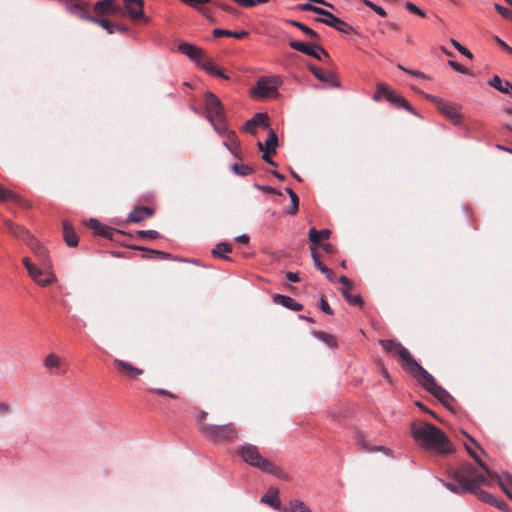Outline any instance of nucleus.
<instances>
[{
    "label": "nucleus",
    "instance_id": "aec40b11",
    "mask_svg": "<svg viewBox=\"0 0 512 512\" xmlns=\"http://www.w3.org/2000/svg\"><path fill=\"white\" fill-rule=\"evenodd\" d=\"M11 201L16 203L22 207L29 208L30 204L23 199L20 195L15 192L5 188L0 184V202Z\"/></svg>",
    "mask_w": 512,
    "mask_h": 512
},
{
    "label": "nucleus",
    "instance_id": "6e6552de",
    "mask_svg": "<svg viewBox=\"0 0 512 512\" xmlns=\"http://www.w3.org/2000/svg\"><path fill=\"white\" fill-rule=\"evenodd\" d=\"M382 97H384L395 107L404 108L410 113L417 115L413 107L400 94L389 89V87L384 83L377 85V92L374 95V100L379 101Z\"/></svg>",
    "mask_w": 512,
    "mask_h": 512
},
{
    "label": "nucleus",
    "instance_id": "e2e57ef3",
    "mask_svg": "<svg viewBox=\"0 0 512 512\" xmlns=\"http://www.w3.org/2000/svg\"><path fill=\"white\" fill-rule=\"evenodd\" d=\"M224 133H226L227 135V141L225 142V145L228 146V145H231L232 143L236 142L238 139H237V135L234 131H225Z\"/></svg>",
    "mask_w": 512,
    "mask_h": 512
},
{
    "label": "nucleus",
    "instance_id": "a211bd4d",
    "mask_svg": "<svg viewBox=\"0 0 512 512\" xmlns=\"http://www.w3.org/2000/svg\"><path fill=\"white\" fill-rule=\"evenodd\" d=\"M196 64L209 74L215 75L226 80L229 79L227 75H225L220 69H218L214 61L210 57H208L205 52H203V54L201 55Z\"/></svg>",
    "mask_w": 512,
    "mask_h": 512
},
{
    "label": "nucleus",
    "instance_id": "bb28decb",
    "mask_svg": "<svg viewBox=\"0 0 512 512\" xmlns=\"http://www.w3.org/2000/svg\"><path fill=\"white\" fill-rule=\"evenodd\" d=\"M277 146L278 138L276 133L272 129L269 130L268 138L265 141V144H263L260 141L257 142V147L260 151H271L273 154H276Z\"/></svg>",
    "mask_w": 512,
    "mask_h": 512
},
{
    "label": "nucleus",
    "instance_id": "864d4df0",
    "mask_svg": "<svg viewBox=\"0 0 512 512\" xmlns=\"http://www.w3.org/2000/svg\"><path fill=\"white\" fill-rule=\"evenodd\" d=\"M309 240L313 245H320L322 239L318 233V230L315 228H311L309 230Z\"/></svg>",
    "mask_w": 512,
    "mask_h": 512
},
{
    "label": "nucleus",
    "instance_id": "b1692460",
    "mask_svg": "<svg viewBox=\"0 0 512 512\" xmlns=\"http://www.w3.org/2000/svg\"><path fill=\"white\" fill-rule=\"evenodd\" d=\"M273 301L274 303L282 305L285 308L293 311H301L303 309L302 304L298 303L290 296L275 294L273 295Z\"/></svg>",
    "mask_w": 512,
    "mask_h": 512
},
{
    "label": "nucleus",
    "instance_id": "1a4fd4ad",
    "mask_svg": "<svg viewBox=\"0 0 512 512\" xmlns=\"http://www.w3.org/2000/svg\"><path fill=\"white\" fill-rule=\"evenodd\" d=\"M278 86L279 79L277 77H261L252 89V94L257 98L271 97L277 93Z\"/></svg>",
    "mask_w": 512,
    "mask_h": 512
},
{
    "label": "nucleus",
    "instance_id": "7c9ffc66",
    "mask_svg": "<svg viewBox=\"0 0 512 512\" xmlns=\"http://www.w3.org/2000/svg\"><path fill=\"white\" fill-rule=\"evenodd\" d=\"M232 252V246L229 243H218L215 248L212 250V254L215 257H220L225 260H230V257L226 256V253Z\"/></svg>",
    "mask_w": 512,
    "mask_h": 512
},
{
    "label": "nucleus",
    "instance_id": "f8f14e48",
    "mask_svg": "<svg viewBox=\"0 0 512 512\" xmlns=\"http://www.w3.org/2000/svg\"><path fill=\"white\" fill-rule=\"evenodd\" d=\"M84 225L91 229L97 236L106 239H113L115 234L120 233L118 230L100 223L97 219L91 218L84 222Z\"/></svg>",
    "mask_w": 512,
    "mask_h": 512
},
{
    "label": "nucleus",
    "instance_id": "f03ea898",
    "mask_svg": "<svg viewBox=\"0 0 512 512\" xmlns=\"http://www.w3.org/2000/svg\"><path fill=\"white\" fill-rule=\"evenodd\" d=\"M401 350L404 351L403 354L402 351L400 352L398 349H393L391 353L398 356L402 368L415 377L419 383L440 402L444 405H448L452 401L451 395L436 383L434 377L416 362L403 345Z\"/></svg>",
    "mask_w": 512,
    "mask_h": 512
},
{
    "label": "nucleus",
    "instance_id": "774afa93",
    "mask_svg": "<svg viewBox=\"0 0 512 512\" xmlns=\"http://www.w3.org/2000/svg\"><path fill=\"white\" fill-rule=\"evenodd\" d=\"M272 154H273V153H272L271 151H263L262 159H263L266 163H268V164H270V165H272V166H276V163L271 159V155H272Z\"/></svg>",
    "mask_w": 512,
    "mask_h": 512
},
{
    "label": "nucleus",
    "instance_id": "cd10ccee",
    "mask_svg": "<svg viewBox=\"0 0 512 512\" xmlns=\"http://www.w3.org/2000/svg\"><path fill=\"white\" fill-rule=\"evenodd\" d=\"M355 441H356V444L360 447V449L365 452L381 451L384 449L383 447H376V448L371 447L366 440V436L361 431L356 432Z\"/></svg>",
    "mask_w": 512,
    "mask_h": 512
},
{
    "label": "nucleus",
    "instance_id": "5701e85b",
    "mask_svg": "<svg viewBox=\"0 0 512 512\" xmlns=\"http://www.w3.org/2000/svg\"><path fill=\"white\" fill-rule=\"evenodd\" d=\"M476 495L479 497L480 500L483 502L489 503L497 508H499L502 511H506L508 505L505 501L496 498L491 493L484 491L482 489H479Z\"/></svg>",
    "mask_w": 512,
    "mask_h": 512
},
{
    "label": "nucleus",
    "instance_id": "6ab92c4d",
    "mask_svg": "<svg viewBox=\"0 0 512 512\" xmlns=\"http://www.w3.org/2000/svg\"><path fill=\"white\" fill-rule=\"evenodd\" d=\"M309 70L313 73V75L320 81L327 83L331 86L338 87L339 81L336 78L335 74L330 71H324L314 65L309 66Z\"/></svg>",
    "mask_w": 512,
    "mask_h": 512
},
{
    "label": "nucleus",
    "instance_id": "2eb2a0df",
    "mask_svg": "<svg viewBox=\"0 0 512 512\" xmlns=\"http://www.w3.org/2000/svg\"><path fill=\"white\" fill-rule=\"evenodd\" d=\"M67 11L79 19L86 20L91 22L93 16L89 13L88 3L82 1L71 0L70 3L67 4Z\"/></svg>",
    "mask_w": 512,
    "mask_h": 512
},
{
    "label": "nucleus",
    "instance_id": "4d7b16f0",
    "mask_svg": "<svg viewBox=\"0 0 512 512\" xmlns=\"http://www.w3.org/2000/svg\"><path fill=\"white\" fill-rule=\"evenodd\" d=\"M405 7L412 13H415L421 17H425V12L423 10H421L419 7H417L415 4H413L412 2H407Z\"/></svg>",
    "mask_w": 512,
    "mask_h": 512
},
{
    "label": "nucleus",
    "instance_id": "13d9d810",
    "mask_svg": "<svg viewBox=\"0 0 512 512\" xmlns=\"http://www.w3.org/2000/svg\"><path fill=\"white\" fill-rule=\"evenodd\" d=\"M148 391L150 393H155V394H158L160 396H167V397H170V398H176V395L169 392L168 390H165V389H155V388H150L148 389Z\"/></svg>",
    "mask_w": 512,
    "mask_h": 512
},
{
    "label": "nucleus",
    "instance_id": "2f4dec72",
    "mask_svg": "<svg viewBox=\"0 0 512 512\" xmlns=\"http://www.w3.org/2000/svg\"><path fill=\"white\" fill-rule=\"evenodd\" d=\"M213 35H214V37L227 36V37H234L237 39H243V38L247 37L249 35V33L247 31L232 32L230 30L216 28L213 30Z\"/></svg>",
    "mask_w": 512,
    "mask_h": 512
},
{
    "label": "nucleus",
    "instance_id": "a19ab883",
    "mask_svg": "<svg viewBox=\"0 0 512 512\" xmlns=\"http://www.w3.org/2000/svg\"><path fill=\"white\" fill-rule=\"evenodd\" d=\"M314 335L321 341L325 342L331 348L336 347L337 345L336 339L328 333H325L323 331H316L314 332Z\"/></svg>",
    "mask_w": 512,
    "mask_h": 512
},
{
    "label": "nucleus",
    "instance_id": "412c9836",
    "mask_svg": "<svg viewBox=\"0 0 512 512\" xmlns=\"http://www.w3.org/2000/svg\"><path fill=\"white\" fill-rule=\"evenodd\" d=\"M155 213L154 209L146 206H139L134 208L128 215V221L133 223H140L144 219L153 216Z\"/></svg>",
    "mask_w": 512,
    "mask_h": 512
},
{
    "label": "nucleus",
    "instance_id": "423d86ee",
    "mask_svg": "<svg viewBox=\"0 0 512 512\" xmlns=\"http://www.w3.org/2000/svg\"><path fill=\"white\" fill-rule=\"evenodd\" d=\"M202 433L214 441H234L238 437V430L234 424L224 425L202 424Z\"/></svg>",
    "mask_w": 512,
    "mask_h": 512
},
{
    "label": "nucleus",
    "instance_id": "f3484780",
    "mask_svg": "<svg viewBox=\"0 0 512 512\" xmlns=\"http://www.w3.org/2000/svg\"><path fill=\"white\" fill-rule=\"evenodd\" d=\"M315 21L328 25L345 34H349L350 32L353 31L352 26H350L340 18L336 17L332 13H330V15L327 18H316Z\"/></svg>",
    "mask_w": 512,
    "mask_h": 512
},
{
    "label": "nucleus",
    "instance_id": "4c0bfd02",
    "mask_svg": "<svg viewBox=\"0 0 512 512\" xmlns=\"http://www.w3.org/2000/svg\"><path fill=\"white\" fill-rule=\"evenodd\" d=\"M26 245L31 248V250L35 253L37 257H39L42 260H45L46 250L34 237L31 243Z\"/></svg>",
    "mask_w": 512,
    "mask_h": 512
},
{
    "label": "nucleus",
    "instance_id": "7ed1b4c3",
    "mask_svg": "<svg viewBox=\"0 0 512 512\" xmlns=\"http://www.w3.org/2000/svg\"><path fill=\"white\" fill-rule=\"evenodd\" d=\"M411 433L415 441L424 449L439 454L453 452V445L446 434L433 424L413 423Z\"/></svg>",
    "mask_w": 512,
    "mask_h": 512
},
{
    "label": "nucleus",
    "instance_id": "ea45409f",
    "mask_svg": "<svg viewBox=\"0 0 512 512\" xmlns=\"http://www.w3.org/2000/svg\"><path fill=\"white\" fill-rule=\"evenodd\" d=\"M499 484L509 498L512 499V475L506 474L503 479L499 481Z\"/></svg>",
    "mask_w": 512,
    "mask_h": 512
},
{
    "label": "nucleus",
    "instance_id": "6e6d98bb",
    "mask_svg": "<svg viewBox=\"0 0 512 512\" xmlns=\"http://www.w3.org/2000/svg\"><path fill=\"white\" fill-rule=\"evenodd\" d=\"M291 207L287 210L290 215H295L299 208V198L297 195H293L291 198Z\"/></svg>",
    "mask_w": 512,
    "mask_h": 512
},
{
    "label": "nucleus",
    "instance_id": "79ce46f5",
    "mask_svg": "<svg viewBox=\"0 0 512 512\" xmlns=\"http://www.w3.org/2000/svg\"><path fill=\"white\" fill-rule=\"evenodd\" d=\"M380 344L387 353L393 352V349H398L401 352L402 349V344L393 340H380Z\"/></svg>",
    "mask_w": 512,
    "mask_h": 512
},
{
    "label": "nucleus",
    "instance_id": "4468645a",
    "mask_svg": "<svg viewBox=\"0 0 512 512\" xmlns=\"http://www.w3.org/2000/svg\"><path fill=\"white\" fill-rule=\"evenodd\" d=\"M28 274L32 280L43 287L56 281L55 275L51 271L40 269L36 265L28 271Z\"/></svg>",
    "mask_w": 512,
    "mask_h": 512
},
{
    "label": "nucleus",
    "instance_id": "20e7f679",
    "mask_svg": "<svg viewBox=\"0 0 512 512\" xmlns=\"http://www.w3.org/2000/svg\"><path fill=\"white\" fill-rule=\"evenodd\" d=\"M238 454L249 465L254 466L264 472L273 474L281 479H288V475L272 462L264 458L257 446L245 443L238 449Z\"/></svg>",
    "mask_w": 512,
    "mask_h": 512
},
{
    "label": "nucleus",
    "instance_id": "4be33fe9",
    "mask_svg": "<svg viewBox=\"0 0 512 512\" xmlns=\"http://www.w3.org/2000/svg\"><path fill=\"white\" fill-rule=\"evenodd\" d=\"M120 11L113 0H101L94 4V12L97 15H113Z\"/></svg>",
    "mask_w": 512,
    "mask_h": 512
},
{
    "label": "nucleus",
    "instance_id": "de8ad7c7",
    "mask_svg": "<svg viewBox=\"0 0 512 512\" xmlns=\"http://www.w3.org/2000/svg\"><path fill=\"white\" fill-rule=\"evenodd\" d=\"M136 234L140 239H158L160 237V234L155 230H139Z\"/></svg>",
    "mask_w": 512,
    "mask_h": 512
},
{
    "label": "nucleus",
    "instance_id": "9d476101",
    "mask_svg": "<svg viewBox=\"0 0 512 512\" xmlns=\"http://www.w3.org/2000/svg\"><path fill=\"white\" fill-rule=\"evenodd\" d=\"M143 7V0H124V8L131 20L135 22L147 23L149 21V18L143 13Z\"/></svg>",
    "mask_w": 512,
    "mask_h": 512
},
{
    "label": "nucleus",
    "instance_id": "c756f323",
    "mask_svg": "<svg viewBox=\"0 0 512 512\" xmlns=\"http://www.w3.org/2000/svg\"><path fill=\"white\" fill-rule=\"evenodd\" d=\"M489 85L498 91L509 94V87H511V83L508 81H503L499 76L495 75L490 81Z\"/></svg>",
    "mask_w": 512,
    "mask_h": 512
},
{
    "label": "nucleus",
    "instance_id": "ddd939ff",
    "mask_svg": "<svg viewBox=\"0 0 512 512\" xmlns=\"http://www.w3.org/2000/svg\"><path fill=\"white\" fill-rule=\"evenodd\" d=\"M113 364L120 374L130 380H135L144 373L142 369L121 359H114Z\"/></svg>",
    "mask_w": 512,
    "mask_h": 512
},
{
    "label": "nucleus",
    "instance_id": "c9c22d12",
    "mask_svg": "<svg viewBox=\"0 0 512 512\" xmlns=\"http://www.w3.org/2000/svg\"><path fill=\"white\" fill-rule=\"evenodd\" d=\"M343 297L346 299V301L352 305V306H360L362 307L364 302L360 295L353 296L350 294V291H347V289H341Z\"/></svg>",
    "mask_w": 512,
    "mask_h": 512
},
{
    "label": "nucleus",
    "instance_id": "338daca9",
    "mask_svg": "<svg viewBox=\"0 0 512 512\" xmlns=\"http://www.w3.org/2000/svg\"><path fill=\"white\" fill-rule=\"evenodd\" d=\"M321 272L326 275L328 280H330L332 282L335 281V274H334L333 270L329 269L328 267H321Z\"/></svg>",
    "mask_w": 512,
    "mask_h": 512
},
{
    "label": "nucleus",
    "instance_id": "0eeeda50",
    "mask_svg": "<svg viewBox=\"0 0 512 512\" xmlns=\"http://www.w3.org/2000/svg\"><path fill=\"white\" fill-rule=\"evenodd\" d=\"M424 97L431 101L437 109L447 117L454 125L461 124L463 116L459 113V106L455 103L445 101L439 97L422 93Z\"/></svg>",
    "mask_w": 512,
    "mask_h": 512
},
{
    "label": "nucleus",
    "instance_id": "69168bd1",
    "mask_svg": "<svg viewBox=\"0 0 512 512\" xmlns=\"http://www.w3.org/2000/svg\"><path fill=\"white\" fill-rule=\"evenodd\" d=\"M495 40L498 43V45L505 50L507 53L512 54V47L507 45L504 41H502L499 37L495 36Z\"/></svg>",
    "mask_w": 512,
    "mask_h": 512
},
{
    "label": "nucleus",
    "instance_id": "72a5a7b5",
    "mask_svg": "<svg viewBox=\"0 0 512 512\" xmlns=\"http://www.w3.org/2000/svg\"><path fill=\"white\" fill-rule=\"evenodd\" d=\"M289 46L292 49L299 51L303 54L313 55V44L308 45L304 42L293 40V41H290Z\"/></svg>",
    "mask_w": 512,
    "mask_h": 512
},
{
    "label": "nucleus",
    "instance_id": "37998d69",
    "mask_svg": "<svg viewBox=\"0 0 512 512\" xmlns=\"http://www.w3.org/2000/svg\"><path fill=\"white\" fill-rule=\"evenodd\" d=\"M61 359L54 353L48 354L44 359V365L46 368H57L60 366Z\"/></svg>",
    "mask_w": 512,
    "mask_h": 512
},
{
    "label": "nucleus",
    "instance_id": "dca6fc26",
    "mask_svg": "<svg viewBox=\"0 0 512 512\" xmlns=\"http://www.w3.org/2000/svg\"><path fill=\"white\" fill-rule=\"evenodd\" d=\"M269 126V117L265 113H257L249 119L244 125V131L255 135L259 127L267 128Z\"/></svg>",
    "mask_w": 512,
    "mask_h": 512
},
{
    "label": "nucleus",
    "instance_id": "c03bdc74",
    "mask_svg": "<svg viewBox=\"0 0 512 512\" xmlns=\"http://www.w3.org/2000/svg\"><path fill=\"white\" fill-rule=\"evenodd\" d=\"M311 56L318 60H323V58H325L327 60L330 59L327 51L322 46H320L319 44H316V43H313V55H311Z\"/></svg>",
    "mask_w": 512,
    "mask_h": 512
},
{
    "label": "nucleus",
    "instance_id": "3c124183",
    "mask_svg": "<svg viewBox=\"0 0 512 512\" xmlns=\"http://www.w3.org/2000/svg\"><path fill=\"white\" fill-rule=\"evenodd\" d=\"M237 4L244 6V7H253L260 3H266L269 0H233Z\"/></svg>",
    "mask_w": 512,
    "mask_h": 512
},
{
    "label": "nucleus",
    "instance_id": "f257e3e1",
    "mask_svg": "<svg viewBox=\"0 0 512 512\" xmlns=\"http://www.w3.org/2000/svg\"><path fill=\"white\" fill-rule=\"evenodd\" d=\"M451 481L446 482L445 486L452 492L457 494H465L468 492L476 494L480 489V485L490 486L487 473H481L470 463H463L458 468L449 470Z\"/></svg>",
    "mask_w": 512,
    "mask_h": 512
},
{
    "label": "nucleus",
    "instance_id": "603ef678",
    "mask_svg": "<svg viewBox=\"0 0 512 512\" xmlns=\"http://www.w3.org/2000/svg\"><path fill=\"white\" fill-rule=\"evenodd\" d=\"M453 46L463 55H465L466 57L472 59L473 58V54L466 48L464 47L463 45H461L459 42H457L456 40H451Z\"/></svg>",
    "mask_w": 512,
    "mask_h": 512
},
{
    "label": "nucleus",
    "instance_id": "680f3d73",
    "mask_svg": "<svg viewBox=\"0 0 512 512\" xmlns=\"http://www.w3.org/2000/svg\"><path fill=\"white\" fill-rule=\"evenodd\" d=\"M339 282L343 285L342 289H347V291H350L353 288V282L346 276H340Z\"/></svg>",
    "mask_w": 512,
    "mask_h": 512
},
{
    "label": "nucleus",
    "instance_id": "5fc2aeb1",
    "mask_svg": "<svg viewBox=\"0 0 512 512\" xmlns=\"http://www.w3.org/2000/svg\"><path fill=\"white\" fill-rule=\"evenodd\" d=\"M495 9L504 18L512 20V11L499 4H495Z\"/></svg>",
    "mask_w": 512,
    "mask_h": 512
},
{
    "label": "nucleus",
    "instance_id": "8fccbe9b",
    "mask_svg": "<svg viewBox=\"0 0 512 512\" xmlns=\"http://www.w3.org/2000/svg\"><path fill=\"white\" fill-rule=\"evenodd\" d=\"M361 1L367 7L371 8L373 11H375L379 16H381V17H385L386 16V11L381 6H378V5L374 4L370 0H361Z\"/></svg>",
    "mask_w": 512,
    "mask_h": 512
},
{
    "label": "nucleus",
    "instance_id": "e433bc0d",
    "mask_svg": "<svg viewBox=\"0 0 512 512\" xmlns=\"http://www.w3.org/2000/svg\"><path fill=\"white\" fill-rule=\"evenodd\" d=\"M26 245L31 248V250L35 253L37 257H39L42 260H45L46 250L34 237L31 243Z\"/></svg>",
    "mask_w": 512,
    "mask_h": 512
},
{
    "label": "nucleus",
    "instance_id": "49530a36",
    "mask_svg": "<svg viewBox=\"0 0 512 512\" xmlns=\"http://www.w3.org/2000/svg\"><path fill=\"white\" fill-rule=\"evenodd\" d=\"M466 446V450L469 453V455L478 463V465L488 474L491 475V472L487 465L479 458V456L475 453L474 450H472L468 445Z\"/></svg>",
    "mask_w": 512,
    "mask_h": 512
},
{
    "label": "nucleus",
    "instance_id": "bf43d9fd",
    "mask_svg": "<svg viewBox=\"0 0 512 512\" xmlns=\"http://www.w3.org/2000/svg\"><path fill=\"white\" fill-rule=\"evenodd\" d=\"M186 5H189L193 8L199 9V5L207 4L210 2V0H181Z\"/></svg>",
    "mask_w": 512,
    "mask_h": 512
},
{
    "label": "nucleus",
    "instance_id": "f704fd0d",
    "mask_svg": "<svg viewBox=\"0 0 512 512\" xmlns=\"http://www.w3.org/2000/svg\"><path fill=\"white\" fill-rule=\"evenodd\" d=\"M92 23H95V24H98L99 26H101L102 28H104L105 30H107V32L109 34H113L115 31H116V28L118 27V24H115L107 19H104V18H98V17H95L93 16V19L91 21Z\"/></svg>",
    "mask_w": 512,
    "mask_h": 512
},
{
    "label": "nucleus",
    "instance_id": "a878e982",
    "mask_svg": "<svg viewBox=\"0 0 512 512\" xmlns=\"http://www.w3.org/2000/svg\"><path fill=\"white\" fill-rule=\"evenodd\" d=\"M62 230H63V238L65 243L69 247H76L78 245L79 239L73 226L68 221L62 222Z\"/></svg>",
    "mask_w": 512,
    "mask_h": 512
},
{
    "label": "nucleus",
    "instance_id": "58836bf2",
    "mask_svg": "<svg viewBox=\"0 0 512 512\" xmlns=\"http://www.w3.org/2000/svg\"><path fill=\"white\" fill-rule=\"evenodd\" d=\"M289 24H291L294 27H297L298 29L303 31L306 35H308L312 39H318L319 38V35L317 34V32H315L313 29L309 28L308 26L304 25L301 22H298V21H295V20H290Z\"/></svg>",
    "mask_w": 512,
    "mask_h": 512
},
{
    "label": "nucleus",
    "instance_id": "052dcab7",
    "mask_svg": "<svg viewBox=\"0 0 512 512\" xmlns=\"http://www.w3.org/2000/svg\"><path fill=\"white\" fill-rule=\"evenodd\" d=\"M320 309L328 315L333 314V310L331 309L330 305L328 304L324 297L320 298Z\"/></svg>",
    "mask_w": 512,
    "mask_h": 512
},
{
    "label": "nucleus",
    "instance_id": "09e8293b",
    "mask_svg": "<svg viewBox=\"0 0 512 512\" xmlns=\"http://www.w3.org/2000/svg\"><path fill=\"white\" fill-rule=\"evenodd\" d=\"M137 249H139L141 251H145L146 253L153 254V258L158 257V258H162V259H168L170 257V254L163 252V251H159V250L141 248V247H137Z\"/></svg>",
    "mask_w": 512,
    "mask_h": 512
},
{
    "label": "nucleus",
    "instance_id": "a18cd8bd",
    "mask_svg": "<svg viewBox=\"0 0 512 512\" xmlns=\"http://www.w3.org/2000/svg\"><path fill=\"white\" fill-rule=\"evenodd\" d=\"M233 171L240 176H247L253 172V169L247 165L235 163L232 166Z\"/></svg>",
    "mask_w": 512,
    "mask_h": 512
},
{
    "label": "nucleus",
    "instance_id": "0e129e2a",
    "mask_svg": "<svg viewBox=\"0 0 512 512\" xmlns=\"http://www.w3.org/2000/svg\"><path fill=\"white\" fill-rule=\"evenodd\" d=\"M448 64L457 72L460 73H466L467 69L463 67L461 64L455 62V61H449Z\"/></svg>",
    "mask_w": 512,
    "mask_h": 512
},
{
    "label": "nucleus",
    "instance_id": "393cba45",
    "mask_svg": "<svg viewBox=\"0 0 512 512\" xmlns=\"http://www.w3.org/2000/svg\"><path fill=\"white\" fill-rule=\"evenodd\" d=\"M178 49L181 53H183L184 55L189 57L195 63H197V61L199 60V58L201 57V55L204 52V50L201 49L200 47L194 46V45H192L190 43H186V42L181 43L178 46Z\"/></svg>",
    "mask_w": 512,
    "mask_h": 512
},
{
    "label": "nucleus",
    "instance_id": "39448f33",
    "mask_svg": "<svg viewBox=\"0 0 512 512\" xmlns=\"http://www.w3.org/2000/svg\"><path fill=\"white\" fill-rule=\"evenodd\" d=\"M204 104L207 113V118L213 125L214 129L219 134H224V132L226 131L225 114L220 99L212 92H206Z\"/></svg>",
    "mask_w": 512,
    "mask_h": 512
},
{
    "label": "nucleus",
    "instance_id": "c85d7f7f",
    "mask_svg": "<svg viewBox=\"0 0 512 512\" xmlns=\"http://www.w3.org/2000/svg\"><path fill=\"white\" fill-rule=\"evenodd\" d=\"M261 502L269 504L271 507H273L275 509H279L280 508V500L278 498V491L269 489V491L264 496H262Z\"/></svg>",
    "mask_w": 512,
    "mask_h": 512
},
{
    "label": "nucleus",
    "instance_id": "473e14b6",
    "mask_svg": "<svg viewBox=\"0 0 512 512\" xmlns=\"http://www.w3.org/2000/svg\"><path fill=\"white\" fill-rule=\"evenodd\" d=\"M284 512H312L309 507L301 500L293 499L289 503V507Z\"/></svg>",
    "mask_w": 512,
    "mask_h": 512
},
{
    "label": "nucleus",
    "instance_id": "9b49d317",
    "mask_svg": "<svg viewBox=\"0 0 512 512\" xmlns=\"http://www.w3.org/2000/svg\"><path fill=\"white\" fill-rule=\"evenodd\" d=\"M3 225L11 236L22 240L25 244H30L33 240V235L25 227L14 223L10 219H4Z\"/></svg>",
    "mask_w": 512,
    "mask_h": 512
}]
</instances>
